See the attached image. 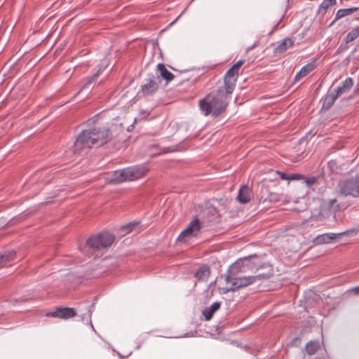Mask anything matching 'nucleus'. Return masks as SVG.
Wrapping results in <instances>:
<instances>
[{
  "mask_svg": "<svg viewBox=\"0 0 359 359\" xmlns=\"http://www.w3.org/2000/svg\"><path fill=\"white\" fill-rule=\"evenodd\" d=\"M244 60H240L234 64L224 76V85L217 87L199 101V107L205 116L211 114L217 117L223 113L228 105L229 96L234 90L241 67Z\"/></svg>",
  "mask_w": 359,
  "mask_h": 359,
  "instance_id": "1",
  "label": "nucleus"
},
{
  "mask_svg": "<svg viewBox=\"0 0 359 359\" xmlns=\"http://www.w3.org/2000/svg\"><path fill=\"white\" fill-rule=\"evenodd\" d=\"M110 138V130L106 127H95L83 130L74 142V152H80L84 147H101L107 143Z\"/></svg>",
  "mask_w": 359,
  "mask_h": 359,
  "instance_id": "2",
  "label": "nucleus"
},
{
  "mask_svg": "<svg viewBox=\"0 0 359 359\" xmlns=\"http://www.w3.org/2000/svg\"><path fill=\"white\" fill-rule=\"evenodd\" d=\"M245 271L242 262L237 261L231 266L225 278L226 282L230 283L231 286L226 290V292L235 291L256 283L257 280L268 279L271 276L269 273H259L256 276L241 277L236 276L238 273Z\"/></svg>",
  "mask_w": 359,
  "mask_h": 359,
  "instance_id": "3",
  "label": "nucleus"
},
{
  "mask_svg": "<svg viewBox=\"0 0 359 359\" xmlns=\"http://www.w3.org/2000/svg\"><path fill=\"white\" fill-rule=\"evenodd\" d=\"M115 237L108 232H101L91 236L86 241V246L95 251L107 250L114 243Z\"/></svg>",
  "mask_w": 359,
  "mask_h": 359,
  "instance_id": "4",
  "label": "nucleus"
},
{
  "mask_svg": "<svg viewBox=\"0 0 359 359\" xmlns=\"http://www.w3.org/2000/svg\"><path fill=\"white\" fill-rule=\"evenodd\" d=\"M337 188L339 193L344 196L359 197V173L354 177L339 181Z\"/></svg>",
  "mask_w": 359,
  "mask_h": 359,
  "instance_id": "5",
  "label": "nucleus"
},
{
  "mask_svg": "<svg viewBox=\"0 0 359 359\" xmlns=\"http://www.w3.org/2000/svg\"><path fill=\"white\" fill-rule=\"evenodd\" d=\"M357 233L358 230L355 229H353L339 233H323L316 236L314 239V242L318 245L328 244L332 243L337 238L343 235H355Z\"/></svg>",
  "mask_w": 359,
  "mask_h": 359,
  "instance_id": "6",
  "label": "nucleus"
},
{
  "mask_svg": "<svg viewBox=\"0 0 359 359\" xmlns=\"http://www.w3.org/2000/svg\"><path fill=\"white\" fill-rule=\"evenodd\" d=\"M126 181H134L144 177L149 169L143 165L130 166L124 168Z\"/></svg>",
  "mask_w": 359,
  "mask_h": 359,
  "instance_id": "7",
  "label": "nucleus"
},
{
  "mask_svg": "<svg viewBox=\"0 0 359 359\" xmlns=\"http://www.w3.org/2000/svg\"><path fill=\"white\" fill-rule=\"evenodd\" d=\"M201 229L200 221L197 217H195L177 237V241H183L186 237L195 236Z\"/></svg>",
  "mask_w": 359,
  "mask_h": 359,
  "instance_id": "8",
  "label": "nucleus"
},
{
  "mask_svg": "<svg viewBox=\"0 0 359 359\" xmlns=\"http://www.w3.org/2000/svg\"><path fill=\"white\" fill-rule=\"evenodd\" d=\"M158 76L150 74L146 80V83L142 86V92L144 95H152L158 88Z\"/></svg>",
  "mask_w": 359,
  "mask_h": 359,
  "instance_id": "9",
  "label": "nucleus"
},
{
  "mask_svg": "<svg viewBox=\"0 0 359 359\" xmlns=\"http://www.w3.org/2000/svg\"><path fill=\"white\" fill-rule=\"evenodd\" d=\"M76 315V313L73 308L60 307L57 308L55 311L47 313L46 316L67 320L74 317Z\"/></svg>",
  "mask_w": 359,
  "mask_h": 359,
  "instance_id": "10",
  "label": "nucleus"
},
{
  "mask_svg": "<svg viewBox=\"0 0 359 359\" xmlns=\"http://www.w3.org/2000/svg\"><path fill=\"white\" fill-rule=\"evenodd\" d=\"M106 180L109 184H120L126 181L124 169L117 170L109 174Z\"/></svg>",
  "mask_w": 359,
  "mask_h": 359,
  "instance_id": "11",
  "label": "nucleus"
},
{
  "mask_svg": "<svg viewBox=\"0 0 359 359\" xmlns=\"http://www.w3.org/2000/svg\"><path fill=\"white\" fill-rule=\"evenodd\" d=\"M316 67V65L315 60L306 64V65L302 67V69L299 70V72L295 75L294 81V82L299 81L302 78L306 76L307 74H309L313 70H314Z\"/></svg>",
  "mask_w": 359,
  "mask_h": 359,
  "instance_id": "12",
  "label": "nucleus"
},
{
  "mask_svg": "<svg viewBox=\"0 0 359 359\" xmlns=\"http://www.w3.org/2000/svg\"><path fill=\"white\" fill-rule=\"evenodd\" d=\"M251 195V191L249 187L244 185L240 188L237 199L241 203L245 204L250 201Z\"/></svg>",
  "mask_w": 359,
  "mask_h": 359,
  "instance_id": "13",
  "label": "nucleus"
},
{
  "mask_svg": "<svg viewBox=\"0 0 359 359\" xmlns=\"http://www.w3.org/2000/svg\"><path fill=\"white\" fill-rule=\"evenodd\" d=\"M293 45L294 39L292 38H286L273 49V53L275 54L283 53Z\"/></svg>",
  "mask_w": 359,
  "mask_h": 359,
  "instance_id": "14",
  "label": "nucleus"
},
{
  "mask_svg": "<svg viewBox=\"0 0 359 359\" xmlns=\"http://www.w3.org/2000/svg\"><path fill=\"white\" fill-rule=\"evenodd\" d=\"M221 303L218 302H214L210 306L205 308L203 311V315L206 320H210L214 313L219 309Z\"/></svg>",
  "mask_w": 359,
  "mask_h": 359,
  "instance_id": "15",
  "label": "nucleus"
},
{
  "mask_svg": "<svg viewBox=\"0 0 359 359\" xmlns=\"http://www.w3.org/2000/svg\"><path fill=\"white\" fill-rule=\"evenodd\" d=\"M353 86V80L352 78L348 77L345 79L342 85L339 86L334 91L339 96L342 94L348 93Z\"/></svg>",
  "mask_w": 359,
  "mask_h": 359,
  "instance_id": "16",
  "label": "nucleus"
},
{
  "mask_svg": "<svg viewBox=\"0 0 359 359\" xmlns=\"http://www.w3.org/2000/svg\"><path fill=\"white\" fill-rule=\"evenodd\" d=\"M336 4L337 0H323V1L319 6L317 14L324 16L329 8L335 5Z\"/></svg>",
  "mask_w": 359,
  "mask_h": 359,
  "instance_id": "17",
  "label": "nucleus"
},
{
  "mask_svg": "<svg viewBox=\"0 0 359 359\" xmlns=\"http://www.w3.org/2000/svg\"><path fill=\"white\" fill-rule=\"evenodd\" d=\"M15 256V252L13 250L0 253V268L4 267L6 264L13 260Z\"/></svg>",
  "mask_w": 359,
  "mask_h": 359,
  "instance_id": "18",
  "label": "nucleus"
},
{
  "mask_svg": "<svg viewBox=\"0 0 359 359\" xmlns=\"http://www.w3.org/2000/svg\"><path fill=\"white\" fill-rule=\"evenodd\" d=\"M210 274V268L208 266H203L195 273V277L198 280H207Z\"/></svg>",
  "mask_w": 359,
  "mask_h": 359,
  "instance_id": "19",
  "label": "nucleus"
},
{
  "mask_svg": "<svg viewBox=\"0 0 359 359\" xmlns=\"http://www.w3.org/2000/svg\"><path fill=\"white\" fill-rule=\"evenodd\" d=\"M339 97L337 93L334 91L333 93H330L326 95L323 104V108L324 109H329L330 108L333 104L334 103L336 99Z\"/></svg>",
  "mask_w": 359,
  "mask_h": 359,
  "instance_id": "20",
  "label": "nucleus"
},
{
  "mask_svg": "<svg viewBox=\"0 0 359 359\" xmlns=\"http://www.w3.org/2000/svg\"><path fill=\"white\" fill-rule=\"evenodd\" d=\"M157 67L161 76L167 82L171 81L174 79V75L166 69L163 64H158Z\"/></svg>",
  "mask_w": 359,
  "mask_h": 359,
  "instance_id": "21",
  "label": "nucleus"
},
{
  "mask_svg": "<svg viewBox=\"0 0 359 359\" xmlns=\"http://www.w3.org/2000/svg\"><path fill=\"white\" fill-rule=\"evenodd\" d=\"M306 351L310 355L316 354L320 348V344L318 341H311L306 345Z\"/></svg>",
  "mask_w": 359,
  "mask_h": 359,
  "instance_id": "22",
  "label": "nucleus"
},
{
  "mask_svg": "<svg viewBox=\"0 0 359 359\" xmlns=\"http://www.w3.org/2000/svg\"><path fill=\"white\" fill-rule=\"evenodd\" d=\"M359 7H351L348 8H342L338 10L335 16V20H339L346 15H349L358 11Z\"/></svg>",
  "mask_w": 359,
  "mask_h": 359,
  "instance_id": "23",
  "label": "nucleus"
},
{
  "mask_svg": "<svg viewBox=\"0 0 359 359\" xmlns=\"http://www.w3.org/2000/svg\"><path fill=\"white\" fill-rule=\"evenodd\" d=\"M359 36V26L353 29L351 31H350L345 39L346 43H349L352 41H353L355 39H356Z\"/></svg>",
  "mask_w": 359,
  "mask_h": 359,
  "instance_id": "24",
  "label": "nucleus"
},
{
  "mask_svg": "<svg viewBox=\"0 0 359 359\" xmlns=\"http://www.w3.org/2000/svg\"><path fill=\"white\" fill-rule=\"evenodd\" d=\"M100 73H101V69H100L95 73H94L91 77L87 79L86 83L82 86V89L89 88L90 84L93 83L98 78Z\"/></svg>",
  "mask_w": 359,
  "mask_h": 359,
  "instance_id": "25",
  "label": "nucleus"
},
{
  "mask_svg": "<svg viewBox=\"0 0 359 359\" xmlns=\"http://www.w3.org/2000/svg\"><path fill=\"white\" fill-rule=\"evenodd\" d=\"M281 200V197L276 193H269L268 196L264 199V201H268L272 203H276Z\"/></svg>",
  "mask_w": 359,
  "mask_h": 359,
  "instance_id": "26",
  "label": "nucleus"
},
{
  "mask_svg": "<svg viewBox=\"0 0 359 359\" xmlns=\"http://www.w3.org/2000/svg\"><path fill=\"white\" fill-rule=\"evenodd\" d=\"M316 182V178L315 177H309V178H307L306 180V183L308 186H311L313 184H314Z\"/></svg>",
  "mask_w": 359,
  "mask_h": 359,
  "instance_id": "27",
  "label": "nucleus"
},
{
  "mask_svg": "<svg viewBox=\"0 0 359 359\" xmlns=\"http://www.w3.org/2000/svg\"><path fill=\"white\" fill-rule=\"evenodd\" d=\"M133 226V224H128L127 225L123 226L122 229L123 230L126 231V233H129L132 231Z\"/></svg>",
  "mask_w": 359,
  "mask_h": 359,
  "instance_id": "28",
  "label": "nucleus"
},
{
  "mask_svg": "<svg viewBox=\"0 0 359 359\" xmlns=\"http://www.w3.org/2000/svg\"><path fill=\"white\" fill-rule=\"evenodd\" d=\"M278 173L280 175V178L282 180H288L289 175H287L286 173H284V172H280V171H278Z\"/></svg>",
  "mask_w": 359,
  "mask_h": 359,
  "instance_id": "29",
  "label": "nucleus"
},
{
  "mask_svg": "<svg viewBox=\"0 0 359 359\" xmlns=\"http://www.w3.org/2000/svg\"><path fill=\"white\" fill-rule=\"evenodd\" d=\"M300 175L298 174H294L289 176L288 180H294L300 178Z\"/></svg>",
  "mask_w": 359,
  "mask_h": 359,
  "instance_id": "30",
  "label": "nucleus"
},
{
  "mask_svg": "<svg viewBox=\"0 0 359 359\" xmlns=\"http://www.w3.org/2000/svg\"><path fill=\"white\" fill-rule=\"evenodd\" d=\"M355 294H359V286L355 287L351 290Z\"/></svg>",
  "mask_w": 359,
  "mask_h": 359,
  "instance_id": "31",
  "label": "nucleus"
},
{
  "mask_svg": "<svg viewBox=\"0 0 359 359\" xmlns=\"http://www.w3.org/2000/svg\"><path fill=\"white\" fill-rule=\"evenodd\" d=\"M354 94L355 95H359V82L356 85L355 89H354Z\"/></svg>",
  "mask_w": 359,
  "mask_h": 359,
  "instance_id": "32",
  "label": "nucleus"
},
{
  "mask_svg": "<svg viewBox=\"0 0 359 359\" xmlns=\"http://www.w3.org/2000/svg\"><path fill=\"white\" fill-rule=\"evenodd\" d=\"M337 202V199H330L329 201V204L330 206H332Z\"/></svg>",
  "mask_w": 359,
  "mask_h": 359,
  "instance_id": "33",
  "label": "nucleus"
},
{
  "mask_svg": "<svg viewBox=\"0 0 359 359\" xmlns=\"http://www.w3.org/2000/svg\"><path fill=\"white\" fill-rule=\"evenodd\" d=\"M142 113L144 115V116H148L149 114V112H148L147 111H144Z\"/></svg>",
  "mask_w": 359,
  "mask_h": 359,
  "instance_id": "34",
  "label": "nucleus"
},
{
  "mask_svg": "<svg viewBox=\"0 0 359 359\" xmlns=\"http://www.w3.org/2000/svg\"><path fill=\"white\" fill-rule=\"evenodd\" d=\"M88 312L90 313V317L91 316V314H92V311H90V309L88 310Z\"/></svg>",
  "mask_w": 359,
  "mask_h": 359,
  "instance_id": "35",
  "label": "nucleus"
},
{
  "mask_svg": "<svg viewBox=\"0 0 359 359\" xmlns=\"http://www.w3.org/2000/svg\"><path fill=\"white\" fill-rule=\"evenodd\" d=\"M82 87L81 88L80 90H79V93H81V91L82 90Z\"/></svg>",
  "mask_w": 359,
  "mask_h": 359,
  "instance_id": "36",
  "label": "nucleus"
}]
</instances>
